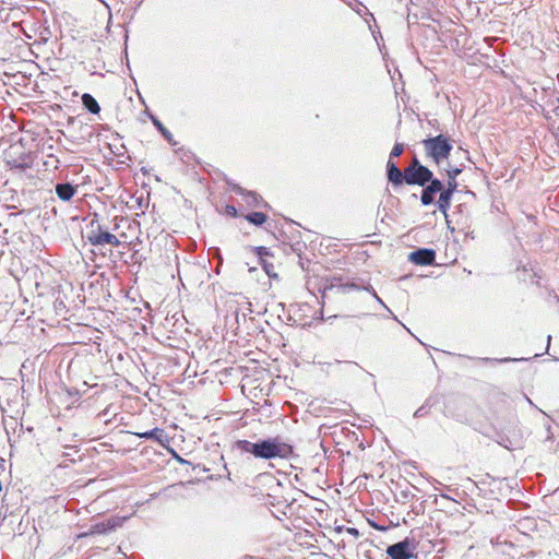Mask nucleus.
<instances>
[{
	"label": "nucleus",
	"instance_id": "1a4fd4ad",
	"mask_svg": "<svg viewBox=\"0 0 559 559\" xmlns=\"http://www.w3.org/2000/svg\"><path fill=\"white\" fill-rule=\"evenodd\" d=\"M408 261L421 266L436 263V251L431 248H419L408 254Z\"/></svg>",
	"mask_w": 559,
	"mask_h": 559
},
{
	"label": "nucleus",
	"instance_id": "dca6fc26",
	"mask_svg": "<svg viewBox=\"0 0 559 559\" xmlns=\"http://www.w3.org/2000/svg\"><path fill=\"white\" fill-rule=\"evenodd\" d=\"M245 218L254 226H261L267 219V216L262 212H251Z\"/></svg>",
	"mask_w": 559,
	"mask_h": 559
},
{
	"label": "nucleus",
	"instance_id": "f8f14e48",
	"mask_svg": "<svg viewBox=\"0 0 559 559\" xmlns=\"http://www.w3.org/2000/svg\"><path fill=\"white\" fill-rule=\"evenodd\" d=\"M134 435L142 439L154 440L162 447H166V443L169 442V438L165 430L158 427L144 432H134Z\"/></svg>",
	"mask_w": 559,
	"mask_h": 559
},
{
	"label": "nucleus",
	"instance_id": "7c9ffc66",
	"mask_svg": "<svg viewBox=\"0 0 559 559\" xmlns=\"http://www.w3.org/2000/svg\"><path fill=\"white\" fill-rule=\"evenodd\" d=\"M550 340H551V336L548 335V337H547V349L549 348Z\"/></svg>",
	"mask_w": 559,
	"mask_h": 559
},
{
	"label": "nucleus",
	"instance_id": "bb28decb",
	"mask_svg": "<svg viewBox=\"0 0 559 559\" xmlns=\"http://www.w3.org/2000/svg\"><path fill=\"white\" fill-rule=\"evenodd\" d=\"M136 203H138L139 209H143L148 205V201H145L143 197L138 198Z\"/></svg>",
	"mask_w": 559,
	"mask_h": 559
},
{
	"label": "nucleus",
	"instance_id": "2f4dec72",
	"mask_svg": "<svg viewBox=\"0 0 559 559\" xmlns=\"http://www.w3.org/2000/svg\"><path fill=\"white\" fill-rule=\"evenodd\" d=\"M440 496H441L442 498L450 499V497H449V496H447V495H444V493H440Z\"/></svg>",
	"mask_w": 559,
	"mask_h": 559
},
{
	"label": "nucleus",
	"instance_id": "a878e982",
	"mask_svg": "<svg viewBox=\"0 0 559 559\" xmlns=\"http://www.w3.org/2000/svg\"><path fill=\"white\" fill-rule=\"evenodd\" d=\"M225 212L227 215H229L231 217H237V215H238V211L234 205H226Z\"/></svg>",
	"mask_w": 559,
	"mask_h": 559
},
{
	"label": "nucleus",
	"instance_id": "f3484780",
	"mask_svg": "<svg viewBox=\"0 0 559 559\" xmlns=\"http://www.w3.org/2000/svg\"><path fill=\"white\" fill-rule=\"evenodd\" d=\"M435 191H431L426 186L423 187L421 195H420V202L424 206H428L435 202Z\"/></svg>",
	"mask_w": 559,
	"mask_h": 559
},
{
	"label": "nucleus",
	"instance_id": "39448f33",
	"mask_svg": "<svg viewBox=\"0 0 559 559\" xmlns=\"http://www.w3.org/2000/svg\"><path fill=\"white\" fill-rule=\"evenodd\" d=\"M463 171L461 167H449L445 169L448 181L447 185H443L441 194L439 195V199L437 201V206L441 213L444 214L447 217V213L451 206V200L456 191L459 183H457V176Z\"/></svg>",
	"mask_w": 559,
	"mask_h": 559
},
{
	"label": "nucleus",
	"instance_id": "393cba45",
	"mask_svg": "<svg viewBox=\"0 0 559 559\" xmlns=\"http://www.w3.org/2000/svg\"><path fill=\"white\" fill-rule=\"evenodd\" d=\"M485 361H498V362H509V361H520L525 360L524 358H501V359H490V358H484Z\"/></svg>",
	"mask_w": 559,
	"mask_h": 559
},
{
	"label": "nucleus",
	"instance_id": "473e14b6",
	"mask_svg": "<svg viewBox=\"0 0 559 559\" xmlns=\"http://www.w3.org/2000/svg\"><path fill=\"white\" fill-rule=\"evenodd\" d=\"M146 114H147V117L151 119V116H154L152 112H150L148 110H146Z\"/></svg>",
	"mask_w": 559,
	"mask_h": 559
},
{
	"label": "nucleus",
	"instance_id": "423d86ee",
	"mask_svg": "<svg viewBox=\"0 0 559 559\" xmlns=\"http://www.w3.org/2000/svg\"><path fill=\"white\" fill-rule=\"evenodd\" d=\"M90 228L91 229L88 230L86 238L92 246H120L121 242L117 236L109 233L108 230H103L100 224L97 221L93 219L90 224Z\"/></svg>",
	"mask_w": 559,
	"mask_h": 559
},
{
	"label": "nucleus",
	"instance_id": "6e6552de",
	"mask_svg": "<svg viewBox=\"0 0 559 559\" xmlns=\"http://www.w3.org/2000/svg\"><path fill=\"white\" fill-rule=\"evenodd\" d=\"M123 521H124V518L114 516V518L107 519L106 521L92 524L90 526L88 531L81 533L79 535V537H87V536H92V535L107 534L111 531H115L117 527L121 526Z\"/></svg>",
	"mask_w": 559,
	"mask_h": 559
},
{
	"label": "nucleus",
	"instance_id": "2eb2a0df",
	"mask_svg": "<svg viewBox=\"0 0 559 559\" xmlns=\"http://www.w3.org/2000/svg\"><path fill=\"white\" fill-rule=\"evenodd\" d=\"M82 104H83L84 108L93 115H97L100 111V106H99L98 102L96 100V98L93 95H91L88 93H84L82 95Z\"/></svg>",
	"mask_w": 559,
	"mask_h": 559
},
{
	"label": "nucleus",
	"instance_id": "9b49d317",
	"mask_svg": "<svg viewBox=\"0 0 559 559\" xmlns=\"http://www.w3.org/2000/svg\"><path fill=\"white\" fill-rule=\"evenodd\" d=\"M338 293H348L349 290H359V286L355 282L343 283L340 277H332L323 288V294L328 290H334Z\"/></svg>",
	"mask_w": 559,
	"mask_h": 559
},
{
	"label": "nucleus",
	"instance_id": "7ed1b4c3",
	"mask_svg": "<svg viewBox=\"0 0 559 559\" xmlns=\"http://www.w3.org/2000/svg\"><path fill=\"white\" fill-rule=\"evenodd\" d=\"M386 178L394 187H400L403 183L425 187L432 178V171L427 166L414 170H401L393 160H388Z\"/></svg>",
	"mask_w": 559,
	"mask_h": 559
},
{
	"label": "nucleus",
	"instance_id": "c756f323",
	"mask_svg": "<svg viewBox=\"0 0 559 559\" xmlns=\"http://www.w3.org/2000/svg\"><path fill=\"white\" fill-rule=\"evenodd\" d=\"M175 457L182 464H186L187 461H185L183 459H181L178 454L175 453Z\"/></svg>",
	"mask_w": 559,
	"mask_h": 559
},
{
	"label": "nucleus",
	"instance_id": "20e7f679",
	"mask_svg": "<svg viewBox=\"0 0 559 559\" xmlns=\"http://www.w3.org/2000/svg\"><path fill=\"white\" fill-rule=\"evenodd\" d=\"M421 143L426 157L430 158L437 165H440L444 159H448L453 150L451 140L443 134L429 136L424 139Z\"/></svg>",
	"mask_w": 559,
	"mask_h": 559
},
{
	"label": "nucleus",
	"instance_id": "f03ea898",
	"mask_svg": "<svg viewBox=\"0 0 559 559\" xmlns=\"http://www.w3.org/2000/svg\"><path fill=\"white\" fill-rule=\"evenodd\" d=\"M35 157L32 152L25 151L22 142L12 144L5 153V163L10 170L21 179H34Z\"/></svg>",
	"mask_w": 559,
	"mask_h": 559
},
{
	"label": "nucleus",
	"instance_id": "4468645a",
	"mask_svg": "<svg viewBox=\"0 0 559 559\" xmlns=\"http://www.w3.org/2000/svg\"><path fill=\"white\" fill-rule=\"evenodd\" d=\"M151 121L170 145H177V142L174 140L171 132L160 122L156 116H151Z\"/></svg>",
	"mask_w": 559,
	"mask_h": 559
},
{
	"label": "nucleus",
	"instance_id": "aec40b11",
	"mask_svg": "<svg viewBox=\"0 0 559 559\" xmlns=\"http://www.w3.org/2000/svg\"><path fill=\"white\" fill-rule=\"evenodd\" d=\"M403 152H404V144L396 142L390 153L389 160L400 157L403 154Z\"/></svg>",
	"mask_w": 559,
	"mask_h": 559
},
{
	"label": "nucleus",
	"instance_id": "412c9836",
	"mask_svg": "<svg viewBox=\"0 0 559 559\" xmlns=\"http://www.w3.org/2000/svg\"><path fill=\"white\" fill-rule=\"evenodd\" d=\"M262 267L264 269L265 273L270 276V277H277V274L274 273V265L273 263H270L265 260H262Z\"/></svg>",
	"mask_w": 559,
	"mask_h": 559
},
{
	"label": "nucleus",
	"instance_id": "c85d7f7f",
	"mask_svg": "<svg viewBox=\"0 0 559 559\" xmlns=\"http://www.w3.org/2000/svg\"><path fill=\"white\" fill-rule=\"evenodd\" d=\"M349 534L354 535V536H358L359 532L357 528L355 527H350L347 530Z\"/></svg>",
	"mask_w": 559,
	"mask_h": 559
},
{
	"label": "nucleus",
	"instance_id": "4be33fe9",
	"mask_svg": "<svg viewBox=\"0 0 559 559\" xmlns=\"http://www.w3.org/2000/svg\"><path fill=\"white\" fill-rule=\"evenodd\" d=\"M425 165H423L419 159L417 158V156H414L412 162L409 163V165L404 168V170H414V169H419L421 167H424Z\"/></svg>",
	"mask_w": 559,
	"mask_h": 559
},
{
	"label": "nucleus",
	"instance_id": "0eeeda50",
	"mask_svg": "<svg viewBox=\"0 0 559 559\" xmlns=\"http://www.w3.org/2000/svg\"><path fill=\"white\" fill-rule=\"evenodd\" d=\"M417 542L415 538L406 537L401 542L390 545L386 554L391 559H411L415 557Z\"/></svg>",
	"mask_w": 559,
	"mask_h": 559
},
{
	"label": "nucleus",
	"instance_id": "ddd939ff",
	"mask_svg": "<svg viewBox=\"0 0 559 559\" xmlns=\"http://www.w3.org/2000/svg\"><path fill=\"white\" fill-rule=\"evenodd\" d=\"M55 191H56L57 197L61 201L68 202L76 193V186H73L70 182H59L55 186Z\"/></svg>",
	"mask_w": 559,
	"mask_h": 559
},
{
	"label": "nucleus",
	"instance_id": "b1692460",
	"mask_svg": "<svg viewBox=\"0 0 559 559\" xmlns=\"http://www.w3.org/2000/svg\"><path fill=\"white\" fill-rule=\"evenodd\" d=\"M429 409L428 404H424L414 413V417H424L429 413Z\"/></svg>",
	"mask_w": 559,
	"mask_h": 559
},
{
	"label": "nucleus",
	"instance_id": "cd10ccee",
	"mask_svg": "<svg viewBox=\"0 0 559 559\" xmlns=\"http://www.w3.org/2000/svg\"><path fill=\"white\" fill-rule=\"evenodd\" d=\"M360 15L362 14V12L368 15L373 22L376 21L372 13H370L368 11V9L366 7H362V9H359V11H357Z\"/></svg>",
	"mask_w": 559,
	"mask_h": 559
},
{
	"label": "nucleus",
	"instance_id": "6ab92c4d",
	"mask_svg": "<svg viewBox=\"0 0 559 559\" xmlns=\"http://www.w3.org/2000/svg\"><path fill=\"white\" fill-rule=\"evenodd\" d=\"M426 187L429 188L431 191H435V193L439 192L441 194L443 182L432 175V178L428 181Z\"/></svg>",
	"mask_w": 559,
	"mask_h": 559
},
{
	"label": "nucleus",
	"instance_id": "5701e85b",
	"mask_svg": "<svg viewBox=\"0 0 559 559\" xmlns=\"http://www.w3.org/2000/svg\"><path fill=\"white\" fill-rule=\"evenodd\" d=\"M254 251L261 261L264 260V257L270 254V250L263 246L255 247Z\"/></svg>",
	"mask_w": 559,
	"mask_h": 559
},
{
	"label": "nucleus",
	"instance_id": "a211bd4d",
	"mask_svg": "<svg viewBox=\"0 0 559 559\" xmlns=\"http://www.w3.org/2000/svg\"><path fill=\"white\" fill-rule=\"evenodd\" d=\"M365 290H367L368 293H370L372 295V297L377 300V302H379L384 309H386L390 313V316L397 321V318L394 316V313L389 309V307L383 302V300L381 299V297H379V295L377 294V292L373 289V287L371 285H368L366 287H364Z\"/></svg>",
	"mask_w": 559,
	"mask_h": 559
},
{
	"label": "nucleus",
	"instance_id": "f257e3e1",
	"mask_svg": "<svg viewBox=\"0 0 559 559\" xmlns=\"http://www.w3.org/2000/svg\"><path fill=\"white\" fill-rule=\"evenodd\" d=\"M231 452L242 456L248 455L255 460L271 461L275 459L290 460L295 456L294 447L286 442L282 437H270L250 441L239 439L233 442Z\"/></svg>",
	"mask_w": 559,
	"mask_h": 559
},
{
	"label": "nucleus",
	"instance_id": "9d476101",
	"mask_svg": "<svg viewBox=\"0 0 559 559\" xmlns=\"http://www.w3.org/2000/svg\"><path fill=\"white\" fill-rule=\"evenodd\" d=\"M228 188L241 195L249 206H259L262 203V198L254 191H248L231 180H226Z\"/></svg>",
	"mask_w": 559,
	"mask_h": 559
}]
</instances>
